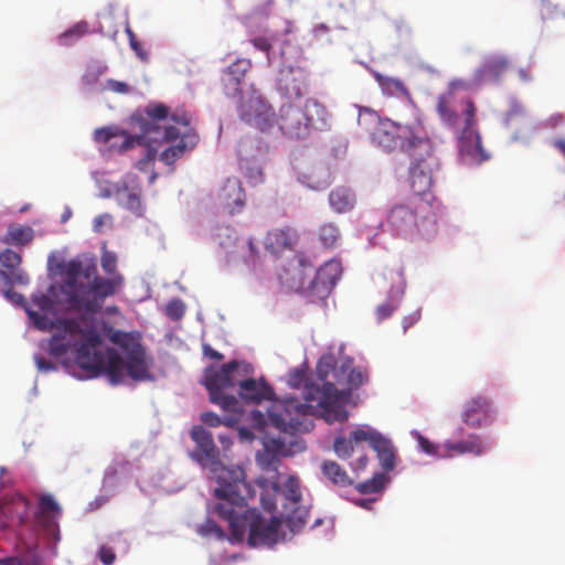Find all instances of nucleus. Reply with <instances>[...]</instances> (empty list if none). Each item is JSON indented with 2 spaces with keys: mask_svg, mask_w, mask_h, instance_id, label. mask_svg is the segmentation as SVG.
I'll return each instance as SVG.
<instances>
[{
  "mask_svg": "<svg viewBox=\"0 0 565 565\" xmlns=\"http://www.w3.org/2000/svg\"><path fill=\"white\" fill-rule=\"evenodd\" d=\"M387 480L384 473H376L373 478L359 483L356 490L362 494L379 493L384 489Z\"/></svg>",
  "mask_w": 565,
  "mask_h": 565,
  "instance_id": "obj_40",
  "label": "nucleus"
},
{
  "mask_svg": "<svg viewBox=\"0 0 565 565\" xmlns=\"http://www.w3.org/2000/svg\"><path fill=\"white\" fill-rule=\"evenodd\" d=\"M318 237L326 248H334L340 243L341 234L334 223H324L319 227Z\"/></svg>",
  "mask_w": 565,
  "mask_h": 565,
  "instance_id": "obj_36",
  "label": "nucleus"
},
{
  "mask_svg": "<svg viewBox=\"0 0 565 565\" xmlns=\"http://www.w3.org/2000/svg\"><path fill=\"white\" fill-rule=\"evenodd\" d=\"M185 307L180 299L171 300L166 307V315L172 320H179L184 316Z\"/></svg>",
  "mask_w": 565,
  "mask_h": 565,
  "instance_id": "obj_45",
  "label": "nucleus"
},
{
  "mask_svg": "<svg viewBox=\"0 0 565 565\" xmlns=\"http://www.w3.org/2000/svg\"><path fill=\"white\" fill-rule=\"evenodd\" d=\"M329 204L335 213L351 211L355 204L354 192L347 186H337L329 194Z\"/></svg>",
  "mask_w": 565,
  "mask_h": 565,
  "instance_id": "obj_31",
  "label": "nucleus"
},
{
  "mask_svg": "<svg viewBox=\"0 0 565 565\" xmlns=\"http://www.w3.org/2000/svg\"><path fill=\"white\" fill-rule=\"evenodd\" d=\"M39 510L42 516L46 514L58 515L61 513L60 505L50 494H42L39 499Z\"/></svg>",
  "mask_w": 565,
  "mask_h": 565,
  "instance_id": "obj_44",
  "label": "nucleus"
},
{
  "mask_svg": "<svg viewBox=\"0 0 565 565\" xmlns=\"http://www.w3.org/2000/svg\"><path fill=\"white\" fill-rule=\"evenodd\" d=\"M190 436L196 447L191 457L202 467L210 470V478L217 483L214 489V497L220 499L232 492V489L239 487L246 489V473L242 467H225L220 460V451L214 444L212 434L202 426H193Z\"/></svg>",
  "mask_w": 565,
  "mask_h": 565,
  "instance_id": "obj_7",
  "label": "nucleus"
},
{
  "mask_svg": "<svg viewBox=\"0 0 565 565\" xmlns=\"http://www.w3.org/2000/svg\"><path fill=\"white\" fill-rule=\"evenodd\" d=\"M509 63L502 56L489 57L475 73V83L480 85L497 82L508 70Z\"/></svg>",
  "mask_w": 565,
  "mask_h": 565,
  "instance_id": "obj_28",
  "label": "nucleus"
},
{
  "mask_svg": "<svg viewBox=\"0 0 565 565\" xmlns=\"http://www.w3.org/2000/svg\"><path fill=\"white\" fill-rule=\"evenodd\" d=\"M246 489L235 487L218 499L212 511L226 520L230 525L231 541L243 542L248 531L249 546L274 545L278 541L281 519L273 516L265 520L256 508L246 509L250 499L255 498V488L245 480Z\"/></svg>",
  "mask_w": 565,
  "mask_h": 565,
  "instance_id": "obj_4",
  "label": "nucleus"
},
{
  "mask_svg": "<svg viewBox=\"0 0 565 565\" xmlns=\"http://www.w3.org/2000/svg\"><path fill=\"white\" fill-rule=\"evenodd\" d=\"M417 154H408L413 162L409 167V185L412 189L411 196H419L420 199L434 203L436 206H443L440 201L430 191L434 183V173L439 168V161L434 153V145L429 138V150H423L416 147Z\"/></svg>",
  "mask_w": 565,
  "mask_h": 565,
  "instance_id": "obj_11",
  "label": "nucleus"
},
{
  "mask_svg": "<svg viewBox=\"0 0 565 565\" xmlns=\"http://www.w3.org/2000/svg\"><path fill=\"white\" fill-rule=\"evenodd\" d=\"M278 87L287 98H301L308 88L307 74L302 68L282 70L279 74Z\"/></svg>",
  "mask_w": 565,
  "mask_h": 565,
  "instance_id": "obj_21",
  "label": "nucleus"
},
{
  "mask_svg": "<svg viewBox=\"0 0 565 565\" xmlns=\"http://www.w3.org/2000/svg\"><path fill=\"white\" fill-rule=\"evenodd\" d=\"M60 329L49 342V352L61 358L71 349L75 350L76 364L87 371L90 376L107 373L113 381L120 377L122 361L114 349L103 351L99 347L102 338L94 328L83 329L76 319H58Z\"/></svg>",
  "mask_w": 565,
  "mask_h": 565,
  "instance_id": "obj_3",
  "label": "nucleus"
},
{
  "mask_svg": "<svg viewBox=\"0 0 565 565\" xmlns=\"http://www.w3.org/2000/svg\"><path fill=\"white\" fill-rule=\"evenodd\" d=\"M106 334L108 339L114 344H117L119 348H121L126 354V360L120 356L122 366L120 369L121 374L118 381H113L111 376L105 373L111 384L120 383L124 379L125 371L127 372L128 376L135 381H148L152 379L149 371L150 361L147 359L146 351L141 343L132 333L115 330L114 328L109 327L106 330Z\"/></svg>",
  "mask_w": 565,
  "mask_h": 565,
  "instance_id": "obj_10",
  "label": "nucleus"
},
{
  "mask_svg": "<svg viewBox=\"0 0 565 565\" xmlns=\"http://www.w3.org/2000/svg\"><path fill=\"white\" fill-rule=\"evenodd\" d=\"M443 206H436L419 196H408L387 212L386 226L392 235L407 239H431L438 233V217Z\"/></svg>",
  "mask_w": 565,
  "mask_h": 565,
  "instance_id": "obj_6",
  "label": "nucleus"
},
{
  "mask_svg": "<svg viewBox=\"0 0 565 565\" xmlns=\"http://www.w3.org/2000/svg\"><path fill=\"white\" fill-rule=\"evenodd\" d=\"M0 263L3 267L8 268L10 270L11 275H14V281L19 284H26L28 277L22 274H14V270L19 267L21 264V255L12 249H4L0 253Z\"/></svg>",
  "mask_w": 565,
  "mask_h": 565,
  "instance_id": "obj_35",
  "label": "nucleus"
},
{
  "mask_svg": "<svg viewBox=\"0 0 565 565\" xmlns=\"http://www.w3.org/2000/svg\"><path fill=\"white\" fill-rule=\"evenodd\" d=\"M359 126L370 131L372 142L386 152L396 149L407 154H417L416 147L429 150V136L422 124L403 125L388 118H381L375 111L363 108L359 111Z\"/></svg>",
  "mask_w": 565,
  "mask_h": 565,
  "instance_id": "obj_5",
  "label": "nucleus"
},
{
  "mask_svg": "<svg viewBox=\"0 0 565 565\" xmlns=\"http://www.w3.org/2000/svg\"><path fill=\"white\" fill-rule=\"evenodd\" d=\"M203 353L205 356H207L212 360H215V361H222L224 359V355L222 353L214 350L209 344H203Z\"/></svg>",
  "mask_w": 565,
  "mask_h": 565,
  "instance_id": "obj_60",
  "label": "nucleus"
},
{
  "mask_svg": "<svg viewBox=\"0 0 565 565\" xmlns=\"http://www.w3.org/2000/svg\"><path fill=\"white\" fill-rule=\"evenodd\" d=\"M380 435L381 434L377 431L358 428L351 431L350 438L352 439L353 443L369 441L372 447L374 438L379 437Z\"/></svg>",
  "mask_w": 565,
  "mask_h": 565,
  "instance_id": "obj_46",
  "label": "nucleus"
},
{
  "mask_svg": "<svg viewBox=\"0 0 565 565\" xmlns=\"http://www.w3.org/2000/svg\"><path fill=\"white\" fill-rule=\"evenodd\" d=\"M301 182L306 183L308 188L320 191L327 189L331 181L329 173L324 171H312L310 174H303Z\"/></svg>",
  "mask_w": 565,
  "mask_h": 565,
  "instance_id": "obj_38",
  "label": "nucleus"
},
{
  "mask_svg": "<svg viewBox=\"0 0 565 565\" xmlns=\"http://www.w3.org/2000/svg\"><path fill=\"white\" fill-rule=\"evenodd\" d=\"M318 377L322 386L308 384L305 386V401L297 397L275 399L268 408V419L271 426L280 433L295 435L307 433L313 428L311 415L316 403L328 423H343L349 413L343 403L351 396V391L358 390L369 382L366 369L354 367L352 358H344L338 364L332 355L322 356L317 365Z\"/></svg>",
  "mask_w": 565,
  "mask_h": 565,
  "instance_id": "obj_1",
  "label": "nucleus"
},
{
  "mask_svg": "<svg viewBox=\"0 0 565 565\" xmlns=\"http://www.w3.org/2000/svg\"><path fill=\"white\" fill-rule=\"evenodd\" d=\"M445 447L448 451L465 455L481 456L486 451V446L479 435H469L467 439L459 441H447Z\"/></svg>",
  "mask_w": 565,
  "mask_h": 565,
  "instance_id": "obj_30",
  "label": "nucleus"
},
{
  "mask_svg": "<svg viewBox=\"0 0 565 565\" xmlns=\"http://www.w3.org/2000/svg\"><path fill=\"white\" fill-rule=\"evenodd\" d=\"M203 534H214L220 540H223L226 537V534L223 531V529L214 522L206 523Z\"/></svg>",
  "mask_w": 565,
  "mask_h": 565,
  "instance_id": "obj_54",
  "label": "nucleus"
},
{
  "mask_svg": "<svg viewBox=\"0 0 565 565\" xmlns=\"http://www.w3.org/2000/svg\"><path fill=\"white\" fill-rule=\"evenodd\" d=\"M100 263L110 278L98 275L94 258H75L66 263L61 294L64 296L62 302L70 310L96 313L105 299L115 295L121 286L122 276L117 273V255L104 248Z\"/></svg>",
  "mask_w": 565,
  "mask_h": 565,
  "instance_id": "obj_2",
  "label": "nucleus"
},
{
  "mask_svg": "<svg viewBox=\"0 0 565 565\" xmlns=\"http://www.w3.org/2000/svg\"><path fill=\"white\" fill-rule=\"evenodd\" d=\"M126 33L129 39L130 47L135 51V53L142 60H147V52L142 49L140 42L137 40L136 34L132 32V30L128 26L126 29Z\"/></svg>",
  "mask_w": 565,
  "mask_h": 565,
  "instance_id": "obj_48",
  "label": "nucleus"
},
{
  "mask_svg": "<svg viewBox=\"0 0 565 565\" xmlns=\"http://www.w3.org/2000/svg\"><path fill=\"white\" fill-rule=\"evenodd\" d=\"M239 396L248 403L258 404L262 401H271L274 391L270 385L264 380L255 379H239L238 382Z\"/></svg>",
  "mask_w": 565,
  "mask_h": 565,
  "instance_id": "obj_23",
  "label": "nucleus"
},
{
  "mask_svg": "<svg viewBox=\"0 0 565 565\" xmlns=\"http://www.w3.org/2000/svg\"><path fill=\"white\" fill-rule=\"evenodd\" d=\"M250 42L257 50L266 52V53H268L273 47V44L270 43V41L265 36H256V38L252 39Z\"/></svg>",
  "mask_w": 565,
  "mask_h": 565,
  "instance_id": "obj_55",
  "label": "nucleus"
},
{
  "mask_svg": "<svg viewBox=\"0 0 565 565\" xmlns=\"http://www.w3.org/2000/svg\"><path fill=\"white\" fill-rule=\"evenodd\" d=\"M34 360L40 371L50 372L55 370V365L51 361L46 360L44 356L36 355Z\"/></svg>",
  "mask_w": 565,
  "mask_h": 565,
  "instance_id": "obj_58",
  "label": "nucleus"
},
{
  "mask_svg": "<svg viewBox=\"0 0 565 565\" xmlns=\"http://www.w3.org/2000/svg\"><path fill=\"white\" fill-rule=\"evenodd\" d=\"M178 143L168 147L160 154V160L168 166H172L186 151L192 150L199 142V136L195 131L181 132L177 138Z\"/></svg>",
  "mask_w": 565,
  "mask_h": 565,
  "instance_id": "obj_27",
  "label": "nucleus"
},
{
  "mask_svg": "<svg viewBox=\"0 0 565 565\" xmlns=\"http://www.w3.org/2000/svg\"><path fill=\"white\" fill-rule=\"evenodd\" d=\"M118 136H122L124 138H127V136H129V135L116 126H107V127H102V128H97L94 130V140L96 142H100V143H106V142L110 141L113 138L118 137ZM126 139H124V141Z\"/></svg>",
  "mask_w": 565,
  "mask_h": 565,
  "instance_id": "obj_42",
  "label": "nucleus"
},
{
  "mask_svg": "<svg viewBox=\"0 0 565 565\" xmlns=\"http://www.w3.org/2000/svg\"><path fill=\"white\" fill-rule=\"evenodd\" d=\"M289 384L295 386V387H299L301 385H303V387L306 385H308L309 383L306 382V375L302 371H299V370H296L294 371L292 373L289 374ZM302 395L305 396V390L302 391Z\"/></svg>",
  "mask_w": 565,
  "mask_h": 565,
  "instance_id": "obj_50",
  "label": "nucleus"
},
{
  "mask_svg": "<svg viewBox=\"0 0 565 565\" xmlns=\"http://www.w3.org/2000/svg\"><path fill=\"white\" fill-rule=\"evenodd\" d=\"M32 301L42 312H51L54 310V303L51 297L45 294L33 296Z\"/></svg>",
  "mask_w": 565,
  "mask_h": 565,
  "instance_id": "obj_47",
  "label": "nucleus"
},
{
  "mask_svg": "<svg viewBox=\"0 0 565 565\" xmlns=\"http://www.w3.org/2000/svg\"><path fill=\"white\" fill-rule=\"evenodd\" d=\"M461 417L472 428L490 424L493 417L490 401L483 396L470 398L465 404Z\"/></svg>",
  "mask_w": 565,
  "mask_h": 565,
  "instance_id": "obj_18",
  "label": "nucleus"
},
{
  "mask_svg": "<svg viewBox=\"0 0 565 565\" xmlns=\"http://www.w3.org/2000/svg\"><path fill=\"white\" fill-rule=\"evenodd\" d=\"M373 76L385 95L395 96L407 94V88L401 79L384 76L377 72H374Z\"/></svg>",
  "mask_w": 565,
  "mask_h": 565,
  "instance_id": "obj_34",
  "label": "nucleus"
},
{
  "mask_svg": "<svg viewBox=\"0 0 565 565\" xmlns=\"http://www.w3.org/2000/svg\"><path fill=\"white\" fill-rule=\"evenodd\" d=\"M252 420L254 423V426L259 430H264L265 426L267 425L265 415L260 411L252 412Z\"/></svg>",
  "mask_w": 565,
  "mask_h": 565,
  "instance_id": "obj_57",
  "label": "nucleus"
},
{
  "mask_svg": "<svg viewBox=\"0 0 565 565\" xmlns=\"http://www.w3.org/2000/svg\"><path fill=\"white\" fill-rule=\"evenodd\" d=\"M147 119L142 122V135L139 136H127L126 140L119 146L120 151H126L136 143L138 145H150L152 142L175 141L180 136V129L174 126L161 128L157 121L166 119L169 115V108L163 104L149 106L146 109Z\"/></svg>",
  "mask_w": 565,
  "mask_h": 565,
  "instance_id": "obj_13",
  "label": "nucleus"
},
{
  "mask_svg": "<svg viewBox=\"0 0 565 565\" xmlns=\"http://www.w3.org/2000/svg\"><path fill=\"white\" fill-rule=\"evenodd\" d=\"M30 508L29 500L21 494H17L2 507V512L12 524L21 525L29 521Z\"/></svg>",
  "mask_w": 565,
  "mask_h": 565,
  "instance_id": "obj_29",
  "label": "nucleus"
},
{
  "mask_svg": "<svg viewBox=\"0 0 565 565\" xmlns=\"http://www.w3.org/2000/svg\"><path fill=\"white\" fill-rule=\"evenodd\" d=\"M329 113L317 99L308 98L302 106L292 103L282 104L279 115H274V126L290 139H303L309 136L311 127L318 122L320 128L327 125Z\"/></svg>",
  "mask_w": 565,
  "mask_h": 565,
  "instance_id": "obj_9",
  "label": "nucleus"
},
{
  "mask_svg": "<svg viewBox=\"0 0 565 565\" xmlns=\"http://www.w3.org/2000/svg\"><path fill=\"white\" fill-rule=\"evenodd\" d=\"M321 472L323 477L335 487L347 488L353 483L348 472L333 460L323 461Z\"/></svg>",
  "mask_w": 565,
  "mask_h": 565,
  "instance_id": "obj_33",
  "label": "nucleus"
},
{
  "mask_svg": "<svg viewBox=\"0 0 565 565\" xmlns=\"http://www.w3.org/2000/svg\"><path fill=\"white\" fill-rule=\"evenodd\" d=\"M418 445L420 449L428 455L438 454V447L422 435H418Z\"/></svg>",
  "mask_w": 565,
  "mask_h": 565,
  "instance_id": "obj_53",
  "label": "nucleus"
},
{
  "mask_svg": "<svg viewBox=\"0 0 565 565\" xmlns=\"http://www.w3.org/2000/svg\"><path fill=\"white\" fill-rule=\"evenodd\" d=\"M279 455H286L285 445L280 439H270L265 444V451L257 455V462L259 467L266 471L271 472V477H259L256 481L257 486L262 489L260 504L264 510L273 512L276 508L275 497L279 491V477L278 468L280 466Z\"/></svg>",
  "mask_w": 565,
  "mask_h": 565,
  "instance_id": "obj_12",
  "label": "nucleus"
},
{
  "mask_svg": "<svg viewBox=\"0 0 565 565\" xmlns=\"http://www.w3.org/2000/svg\"><path fill=\"white\" fill-rule=\"evenodd\" d=\"M113 225V216L108 213L97 215L93 221V230L96 233H102L104 227Z\"/></svg>",
  "mask_w": 565,
  "mask_h": 565,
  "instance_id": "obj_49",
  "label": "nucleus"
},
{
  "mask_svg": "<svg viewBox=\"0 0 565 565\" xmlns=\"http://www.w3.org/2000/svg\"><path fill=\"white\" fill-rule=\"evenodd\" d=\"M465 87L461 81H454L450 83L447 92L438 96L436 110L440 119L448 126H455L458 121V115L455 108V90Z\"/></svg>",
  "mask_w": 565,
  "mask_h": 565,
  "instance_id": "obj_25",
  "label": "nucleus"
},
{
  "mask_svg": "<svg viewBox=\"0 0 565 565\" xmlns=\"http://www.w3.org/2000/svg\"><path fill=\"white\" fill-rule=\"evenodd\" d=\"M367 465V457L364 455V456H361L356 459V461L354 463H352V469L353 470H360V469H364Z\"/></svg>",
  "mask_w": 565,
  "mask_h": 565,
  "instance_id": "obj_62",
  "label": "nucleus"
},
{
  "mask_svg": "<svg viewBox=\"0 0 565 565\" xmlns=\"http://www.w3.org/2000/svg\"><path fill=\"white\" fill-rule=\"evenodd\" d=\"M108 86L115 93L126 94L129 92V86L124 82L109 81Z\"/></svg>",
  "mask_w": 565,
  "mask_h": 565,
  "instance_id": "obj_59",
  "label": "nucleus"
},
{
  "mask_svg": "<svg viewBox=\"0 0 565 565\" xmlns=\"http://www.w3.org/2000/svg\"><path fill=\"white\" fill-rule=\"evenodd\" d=\"M333 450L340 459H348L353 454L352 439L339 436L334 439Z\"/></svg>",
  "mask_w": 565,
  "mask_h": 565,
  "instance_id": "obj_43",
  "label": "nucleus"
},
{
  "mask_svg": "<svg viewBox=\"0 0 565 565\" xmlns=\"http://www.w3.org/2000/svg\"><path fill=\"white\" fill-rule=\"evenodd\" d=\"M238 114L242 120L263 132L270 131L274 127L273 108L257 92H253L248 97L242 98Z\"/></svg>",
  "mask_w": 565,
  "mask_h": 565,
  "instance_id": "obj_15",
  "label": "nucleus"
},
{
  "mask_svg": "<svg viewBox=\"0 0 565 565\" xmlns=\"http://www.w3.org/2000/svg\"><path fill=\"white\" fill-rule=\"evenodd\" d=\"M250 67V60L243 57L235 60L226 67L222 82L227 95H236L239 92L241 83Z\"/></svg>",
  "mask_w": 565,
  "mask_h": 565,
  "instance_id": "obj_24",
  "label": "nucleus"
},
{
  "mask_svg": "<svg viewBox=\"0 0 565 565\" xmlns=\"http://www.w3.org/2000/svg\"><path fill=\"white\" fill-rule=\"evenodd\" d=\"M33 239V230L31 227L10 226L3 242L7 244L25 245Z\"/></svg>",
  "mask_w": 565,
  "mask_h": 565,
  "instance_id": "obj_37",
  "label": "nucleus"
},
{
  "mask_svg": "<svg viewBox=\"0 0 565 565\" xmlns=\"http://www.w3.org/2000/svg\"><path fill=\"white\" fill-rule=\"evenodd\" d=\"M99 558L103 564L110 565L114 563L116 556L110 547L102 546L99 550Z\"/></svg>",
  "mask_w": 565,
  "mask_h": 565,
  "instance_id": "obj_56",
  "label": "nucleus"
},
{
  "mask_svg": "<svg viewBox=\"0 0 565 565\" xmlns=\"http://www.w3.org/2000/svg\"><path fill=\"white\" fill-rule=\"evenodd\" d=\"M342 275V266L339 260L326 262L316 273L310 282V290L319 295H328Z\"/></svg>",
  "mask_w": 565,
  "mask_h": 565,
  "instance_id": "obj_20",
  "label": "nucleus"
},
{
  "mask_svg": "<svg viewBox=\"0 0 565 565\" xmlns=\"http://www.w3.org/2000/svg\"><path fill=\"white\" fill-rule=\"evenodd\" d=\"M372 448L377 455L382 468L386 471H392L395 468V449L392 441L383 435L375 437Z\"/></svg>",
  "mask_w": 565,
  "mask_h": 565,
  "instance_id": "obj_32",
  "label": "nucleus"
},
{
  "mask_svg": "<svg viewBox=\"0 0 565 565\" xmlns=\"http://www.w3.org/2000/svg\"><path fill=\"white\" fill-rule=\"evenodd\" d=\"M253 371L250 364L232 360L221 367L209 366L204 371V385L209 392L210 401L218 405L224 412L238 415L241 404L230 393L239 382V374H248Z\"/></svg>",
  "mask_w": 565,
  "mask_h": 565,
  "instance_id": "obj_8",
  "label": "nucleus"
},
{
  "mask_svg": "<svg viewBox=\"0 0 565 565\" xmlns=\"http://www.w3.org/2000/svg\"><path fill=\"white\" fill-rule=\"evenodd\" d=\"M390 276L391 279H394V276H396V284L392 286L390 290L388 301L377 306L376 308V318L379 321H383L384 319L391 317V315L398 306L397 299L404 294L405 290V279L402 268H397L395 271L391 270Z\"/></svg>",
  "mask_w": 565,
  "mask_h": 565,
  "instance_id": "obj_26",
  "label": "nucleus"
},
{
  "mask_svg": "<svg viewBox=\"0 0 565 565\" xmlns=\"http://www.w3.org/2000/svg\"><path fill=\"white\" fill-rule=\"evenodd\" d=\"M299 235L296 230L286 226L269 231L265 237L264 246L271 254H280L286 249H292L298 243Z\"/></svg>",
  "mask_w": 565,
  "mask_h": 565,
  "instance_id": "obj_22",
  "label": "nucleus"
},
{
  "mask_svg": "<svg viewBox=\"0 0 565 565\" xmlns=\"http://www.w3.org/2000/svg\"><path fill=\"white\" fill-rule=\"evenodd\" d=\"M115 198L118 204L136 215L142 214L141 183L138 175L129 173L115 184Z\"/></svg>",
  "mask_w": 565,
  "mask_h": 565,
  "instance_id": "obj_17",
  "label": "nucleus"
},
{
  "mask_svg": "<svg viewBox=\"0 0 565 565\" xmlns=\"http://www.w3.org/2000/svg\"><path fill=\"white\" fill-rule=\"evenodd\" d=\"M465 109L462 115L465 116V126L460 136L459 149L462 154L471 156L478 161H483L487 156L483 153L480 134L476 130V106L471 99L463 102Z\"/></svg>",
  "mask_w": 565,
  "mask_h": 565,
  "instance_id": "obj_16",
  "label": "nucleus"
},
{
  "mask_svg": "<svg viewBox=\"0 0 565 565\" xmlns=\"http://www.w3.org/2000/svg\"><path fill=\"white\" fill-rule=\"evenodd\" d=\"M0 565H22V561L19 557H8L0 559Z\"/></svg>",
  "mask_w": 565,
  "mask_h": 565,
  "instance_id": "obj_64",
  "label": "nucleus"
},
{
  "mask_svg": "<svg viewBox=\"0 0 565 565\" xmlns=\"http://www.w3.org/2000/svg\"><path fill=\"white\" fill-rule=\"evenodd\" d=\"M88 31V25L85 21L74 24L72 28L62 33L58 41L62 45H71Z\"/></svg>",
  "mask_w": 565,
  "mask_h": 565,
  "instance_id": "obj_41",
  "label": "nucleus"
},
{
  "mask_svg": "<svg viewBox=\"0 0 565 565\" xmlns=\"http://www.w3.org/2000/svg\"><path fill=\"white\" fill-rule=\"evenodd\" d=\"M171 119L183 126L184 127V130L182 132H186V131H194L191 127H190V124H191V117L190 115L186 113V111H182L181 114H173L171 116Z\"/></svg>",
  "mask_w": 565,
  "mask_h": 565,
  "instance_id": "obj_51",
  "label": "nucleus"
},
{
  "mask_svg": "<svg viewBox=\"0 0 565 565\" xmlns=\"http://www.w3.org/2000/svg\"><path fill=\"white\" fill-rule=\"evenodd\" d=\"M201 420L203 424L210 427H218L222 424V419L218 415L213 412H204L201 414Z\"/></svg>",
  "mask_w": 565,
  "mask_h": 565,
  "instance_id": "obj_52",
  "label": "nucleus"
},
{
  "mask_svg": "<svg viewBox=\"0 0 565 565\" xmlns=\"http://www.w3.org/2000/svg\"><path fill=\"white\" fill-rule=\"evenodd\" d=\"M280 492L284 497L281 519L292 532L299 531L309 516L308 508L302 504L300 480L295 476H289L282 489L279 488L278 493Z\"/></svg>",
  "mask_w": 565,
  "mask_h": 565,
  "instance_id": "obj_14",
  "label": "nucleus"
},
{
  "mask_svg": "<svg viewBox=\"0 0 565 565\" xmlns=\"http://www.w3.org/2000/svg\"><path fill=\"white\" fill-rule=\"evenodd\" d=\"M217 199L230 214L242 212L245 206L246 195L241 180L237 178L226 179L217 193Z\"/></svg>",
  "mask_w": 565,
  "mask_h": 565,
  "instance_id": "obj_19",
  "label": "nucleus"
},
{
  "mask_svg": "<svg viewBox=\"0 0 565 565\" xmlns=\"http://www.w3.org/2000/svg\"><path fill=\"white\" fill-rule=\"evenodd\" d=\"M553 145L565 158V138L555 139Z\"/></svg>",
  "mask_w": 565,
  "mask_h": 565,
  "instance_id": "obj_63",
  "label": "nucleus"
},
{
  "mask_svg": "<svg viewBox=\"0 0 565 565\" xmlns=\"http://www.w3.org/2000/svg\"><path fill=\"white\" fill-rule=\"evenodd\" d=\"M330 32V28L324 24V23H321V24H318L317 26H315V29L312 30V34L316 39H320L324 35H328Z\"/></svg>",
  "mask_w": 565,
  "mask_h": 565,
  "instance_id": "obj_61",
  "label": "nucleus"
},
{
  "mask_svg": "<svg viewBox=\"0 0 565 565\" xmlns=\"http://www.w3.org/2000/svg\"><path fill=\"white\" fill-rule=\"evenodd\" d=\"M26 313L33 326L40 331L60 329L58 319L52 320L45 315V312H36L34 310L28 309Z\"/></svg>",
  "mask_w": 565,
  "mask_h": 565,
  "instance_id": "obj_39",
  "label": "nucleus"
}]
</instances>
